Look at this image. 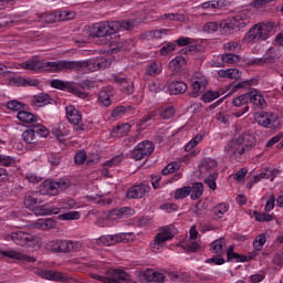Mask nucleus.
<instances>
[{
    "mask_svg": "<svg viewBox=\"0 0 283 283\" xmlns=\"http://www.w3.org/2000/svg\"><path fill=\"white\" fill-rule=\"evenodd\" d=\"M107 70L112 65V60L99 56L95 60L67 61L59 60L49 62L39 57H32L21 64L23 70H32L33 72H83V70Z\"/></svg>",
    "mask_w": 283,
    "mask_h": 283,
    "instance_id": "obj_1",
    "label": "nucleus"
},
{
    "mask_svg": "<svg viewBox=\"0 0 283 283\" xmlns=\"http://www.w3.org/2000/svg\"><path fill=\"white\" fill-rule=\"evenodd\" d=\"M249 103H252V105L259 109H264V107H266V99H264V96L260 94L258 90H253L233 98L232 104L234 108H232L231 115L234 116V118H242V116L248 114L250 109Z\"/></svg>",
    "mask_w": 283,
    "mask_h": 283,
    "instance_id": "obj_2",
    "label": "nucleus"
},
{
    "mask_svg": "<svg viewBox=\"0 0 283 283\" xmlns=\"http://www.w3.org/2000/svg\"><path fill=\"white\" fill-rule=\"evenodd\" d=\"M134 28V21H105L96 22L88 27V35L97 39H107L120 30H132Z\"/></svg>",
    "mask_w": 283,
    "mask_h": 283,
    "instance_id": "obj_3",
    "label": "nucleus"
},
{
    "mask_svg": "<svg viewBox=\"0 0 283 283\" xmlns=\"http://www.w3.org/2000/svg\"><path fill=\"white\" fill-rule=\"evenodd\" d=\"M273 32L272 23L255 24L244 36L245 43H260L266 41Z\"/></svg>",
    "mask_w": 283,
    "mask_h": 283,
    "instance_id": "obj_4",
    "label": "nucleus"
},
{
    "mask_svg": "<svg viewBox=\"0 0 283 283\" xmlns=\"http://www.w3.org/2000/svg\"><path fill=\"white\" fill-rule=\"evenodd\" d=\"M250 23L251 11L242 10L234 17L230 18L227 22H224L222 28L226 34H231L233 30H242V28H247Z\"/></svg>",
    "mask_w": 283,
    "mask_h": 283,
    "instance_id": "obj_5",
    "label": "nucleus"
},
{
    "mask_svg": "<svg viewBox=\"0 0 283 283\" xmlns=\"http://www.w3.org/2000/svg\"><path fill=\"white\" fill-rule=\"evenodd\" d=\"M254 143H248L244 136H239L228 143L226 147V154L231 158H240L244 151L253 148Z\"/></svg>",
    "mask_w": 283,
    "mask_h": 283,
    "instance_id": "obj_6",
    "label": "nucleus"
},
{
    "mask_svg": "<svg viewBox=\"0 0 283 283\" xmlns=\"http://www.w3.org/2000/svg\"><path fill=\"white\" fill-rule=\"evenodd\" d=\"M82 244L78 241L57 239L48 243V249L52 253H72L81 251Z\"/></svg>",
    "mask_w": 283,
    "mask_h": 283,
    "instance_id": "obj_7",
    "label": "nucleus"
},
{
    "mask_svg": "<svg viewBox=\"0 0 283 283\" xmlns=\"http://www.w3.org/2000/svg\"><path fill=\"white\" fill-rule=\"evenodd\" d=\"M76 17L75 12L55 10L38 14L39 23H56V21H70Z\"/></svg>",
    "mask_w": 283,
    "mask_h": 283,
    "instance_id": "obj_8",
    "label": "nucleus"
},
{
    "mask_svg": "<svg viewBox=\"0 0 283 283\" xmlns=\"http://www.w3.org/2000/svg\"><path fill=\"white\" fill-rule=\"evenodd\" d=\"M255 120L258 125H261V127H264L265 129H280V126L282 125L280 116L271 112L259 113Z\"/></svg>",
    "mask_w": 283,
    "mask_h": 283,
    "instance_id": "obj_9",
    "label": "nucleus"
},
{
    "mask_svg": "<svg viewBox=\"0 0 283 283\" xmlns=\"http://www.w3.org/2000/svg\"><path fill=\"white\" fill-rule=\"evenodd\" d=\"M92 277L103 283H123L129 280V275L123 270H108L106 276L93 274Z\"/></svg>",
    "mask_w": 283,
    "mask_h": 283,
    "instance_id": "obj_10",
    "label": "nucleus"
},
{
    "mask_svg": "<svg viewBox=\"0 0 283 283\" xmlns=\"http://www.w3.org/2000/svg\"><path fill=\"white\" fill-rule=\"evenodd\" d=\"M174 240V233L170 228H163L155 237L154 241L150 243V249L154 253H158L165 247V242Z\"/></svg>",
    "mask_w": 283,
    "mask_h": 283,
    "instance_id": "obj_11",
    "label": "nucleus"
},
{
    "mask_svg": "<svg viewBox=\"0 0 283 283\" xmlns=\"http://www.w3.org/2000/svg\"><path fill=\"white\" fill-rule=\"evenodd\" d=\"M196 50L195 45H189L180 50L181 55H177L169 62V70L172 72H180L184 65H187V55L191 54ZM185 54V55H182Z\"/></svg>",
    "mask_w": 283,
    "mask_h": 283,
    "instance_id": "obj_12",
    "label": "nucleus"
},
{
    "mask_svg": "<svg viewBox=\"0 0 283 283\" xmlns=\"http://www.w3.org/2000/svg\"><path fill=\"white\" fill-rule=\"evenodd\" d=\"M207 85H209L207 76L202 73H195L191 81L192 92L190 93V96H192V98H198V96L207 90Z\"/></svg>",
    "mask_w": 283,
    "mask_h": 283,
    "instance_id": "obj_13",
    "label": "nucleus"
},
{
    "mask_svg": "<svg viewBox=\"0 0 283 283\" xmlns=\"http://www.w3.org/2000/svg\"><path fill=\"white\" fill-rule=\"evenodd\" d=\"M74 207H76V201H74V199L67 200L66 202L62 203L61 207H56V206L48 207L43 205V206H40L39 208V216H56L57 213H61L62 209L65 211L69 209H74Z\"/></svg>",
    "mask_w": 283,
    "mask_h": 283,
    "instance_id": "obj_14",
    "label": "nucleus"
},
{
    "mask_svg": "<svg viewBox=\"0 0 283 283\" xmlns=\"http://www.w3.org/2000/svg\"><path fill=\"white\" fill-rule=\"evenodd\" d=\"M113 81L116 83V85H118L123 94H127L129 96L136 92V86L134 85V81L130 77H127L123 74H113Z\"/></svg>",
    "mask_w": 283,
    "mask_h": 283,
    "instance_id": "obj_15",
    "label": "nucleus"
},
{
    "mask_svg": "<svg viewBox=\"0 0 283 283\" xmlns=\"http://www.w3.org/2000/svg\"><path fill=\"white\" fill-rule=\"evenodd\" d=\"M150 190L151 188L149 186L145 184H139L133 186L127 190L126 198H128V200H138L143 198L146 193H149Z\"/></svg>",
    "mask_w": 283,
    "mask_h": 283,
    "instance_id": "obj_16",
    "label": "nucleus"
},
{
    "mask_svg": "<svg viewBox=\"0 0 283 283\" xmlns=\"http://www.w3.org/2000/svg\"><path fill=\"white\" fill-rule=\"evenodd\" d=\"M199 171L202 176L207 174H218V161L213 158H203L199 164Z\"/></svg>",
    "mask_w": 283,
    "mask_h": 283,
    "instance_id": "obj_17",
    "label": "nucleus"
},
{
    "mask_svg": "<svg viewBox=\"0 0 283 283\" xmlns=\"http://www.w3.org/2000/svg\"><path fill=\"white\" fill-rule=\"evenodd\" d=\"M33 235L28 232H23L21 230L14 231L9 235V239L12 240L18 247H27L33 240Z\"/></svg>",
    "mask_w": 283,
    "mask_h": 283,
    "instance_id": "obj_18",
    "label": "nucleus"
},
{
    "mask_svg": "<svg viewBox=\"0 0 283 283\" xmlns=\"http://www.w3.org/2000/svg\"><path fill=\"white\" fill-rule=\"evenodd\" d=\"M126 235L125 233L105 234L97 239V244H102V247H113V244L123 242Z\"/></svg>",
    "mask_w": 283,
    "mask_h": 283,
    "instance_id": "obj_19",
    "label": "nucleus"
},
{
    "mask_svg": "<svg viewBox=\"0 0 283 283\" xmlns=\"http://www.w3.org/2000/svg\"><path fill=\"white\" fill-rule=\"evenodd\" d=\"M2 258H9L10 260H18V262H36L34 256L17 252L14 250H2L0 251Z\"/></svg>",
    "mask_w": 283,
    "mask_h": 283,
    "instance_id": "obj_20",
    "label": "nucleus"
},
{
    "mask_svg": "<svg viewBox=\"0 0 283 283\" xmlns=\"http://www.w3.org/2000/svg\"><path fill=\"white\" fill-rule=\"evenodd\" d=\"M134 114H136V108H134V106L127 105V106L115 107L112 111L111 116L112 118H115V120H118V118L134 116Z\"/></svg>",
    "mask_w": 283,
    "mask_h": 283,
    "instance_id": "obj_21",
    "label": "nucleus"
},
{
    "mask_svg": "<svg viewBox=\"0 0 283 283\" xmlns=\"http://www.w3.org/2000/svg\"><path fill=\"white\" fill-rule=\"evenodd\" d=\"M280 56H282V52L280 51L279 48H270L265 52L263 56V61L265 65H273L280 61Z\"/></svg>",
    "mask_w": 283,
    "mask_h": 283,
    "instance_id": "obj_22",
    "label": "nucleus"
},
{
    "mask_svg": "<svg viewBox=\"0 0 283 283\" xmlns=\"http://www.w3.org/2000/svg\"><path fill=\"white\" fill-rule=\"evenodd\" d=\"M167 92L170 96H177V94H185L187 92V83L182 81H172L168 83Z\"/></svg>",
    "mask_w": 283,
    "mask_h": 283,
    "instance_id": "obj_23",
    "label": "nucleus"
},
{
    "mask_svg": "<svg viewBox=\"0 0 283 283\" xmlns=\"http://www.w3.org/2000/svg\"><path fill=\"white\" fill-rule=\"evenodd\" d=\"M41 191L46 196H59V182L52 179H46L42 184Z\"/></svg>",
    "mask_w": 283,
    "mask_h": 283,
    "instance_id": "obj_24",
    "label": "nucleus"
},
{
    "mask_svg": "<svg viewBox=\"0 0 283 283\" xmlns=\"http://www.w3.org/2000/svg\"><path fill=\"white\" fill-rule=\"evenodd\" d=\"M65 112H66V118L69 123H72V125H78L81 120H83V115L73 105L66 106Z\"/></svg>",
    "mask_w": 283,
    "mask_h": 283,
    "instance_id": "obj_25",
    "label": "nucleus"
},
{
    "mask_svg": "<svg viewBox=\"0 0 283 283\" xmlns=\"http://www.w3.org/2000/svg\"><path fill=\"white\" fill-rule=\"evenodd\" d=\"M42 275L44 280H51L52 282H67L70 280L67 274L52 270H45Z\"/></svg>",
    "mask_w": 283,
    "mask_h": 283,
    "instance_id": "obj_26",
    "label": "nucleus"
},
{
    "mask_svg": "<svg viewBox=\"0 0 283 283\" xmlns=\"http://www.w3.org/2000/svg\"><path fill=\"white\" fill-rule=\"evenodd\" d=\"M108 216L116 220V218H129V216H134V209L132 207H122L113 209L108 212Z\"/></svg>",
    "mask_w": 283,
    "mask_h": 283,
    "instance_id": "obj_27",
    "label": "nucleus"
},
{
    "mask_svg": "<svg viewBox=\"0 0 283 283\" xmlns=\"http://www.w3.org/2000/svg\"><path fill=\"white\" fill-rule=\"evenodd\" d=\"M229 209H230V206L227 202H221V203H218L217 206H214L211 209L213 220H220V219L224 218V213H227L229 211Z\"/></svg>",
    "mask_w": 283,
    "mask_h": 283,
    "instance_id": "obj_28",
    "label": "nucleus"
},
{
    "mask_svg": "<svg viewBox=\"0 0 283 283\" xmlns=\"http://www.w3.org/2000/svg\"><path fill=\"white\" fill-rule=\"evenodd\" d=\"M112 96H114L112 88L102 90L98 93V103L104 107H109L112 105Z\"/></svg>",
    "mask_w": 283,
    "mask_h": 283,
    "instance_id": "obj_29",
    "label": "nucleus"
},
{
    "mask_svg": "<svg viewBox=\"0 0 283 283\" xmlns=\"http://www.w3.org/2000/svg\"><path fill=\"white\" fill-rule=\"evenodd\" d=\"M133 125H134L133 122H130V123H123L122 125H117L113 129V135L116 138H123V136H127V134H129V132H132V126Z\"/></svg>",
    "mask_w": 283,
    "mask_h": 283,
    "instance_id": "obj_30",
    "label": "nucleus"
},
{
    "mask_svg": "<svg viewBox=\"0 0 283 283\" xmlns=\"http://www.w3.org/2000/svg\"><path fill=\"white\" fill-rule=\"evenodd\" d=\"M163 73V63L158 61L149 62L146 66L147 76H158Z\"/></svg>",
    "mask_w": 283,
    "mask_h": 283,
    "instance_id": "obj_31",
    "label": "nucleus"
},
{
    "mask_svg": "<svg viewBox=\"0 0 283 283\" xmlns=\"http://www.w3.org/2000/svg\"><path fill=\"white\" fill-rule=\"evenodd\" d=\"M137 147L139 148L140 154H143L144 158H149L151 154H154V143L150 140L140 142Z\"/></svg>",
    "mask_w": 283,
    "mask_h": 283,
    "instance_id": "obj_32",
    "label": "nucleus"
},
{
    "mask_svg": "<svg viewBox=\"0 0 283 283\" xmlns=\"http://www.w3.org/2000/svg\"><path fill=\"white\" fill-rule=\"evenodd\" d=\"M137 147L139 148L140 154H143L144 158H149L151 154H154V143L150 140L140 142Z\"/></svg>",
    "mask_w": 283,
    "mask_h": 283,
    "instance_id": "obj_33",
    "label": "nucleus"
},
{
    "mask_svg": "<svg viewBox=\"0 0 283 283\" xmlns=\"http://www.w3.org/2000/svg\"><path fill=\"white\" fill-rule=\"evenodd\" d=\"M144 275L147 282L165 283V274L160 272H156L154 270H147Z\"/></svg>",
    "mask_w": 283,
    "mask_h": 283,
    "instance_id": "obj_34",
    "label": "nucleus"
},
{
    "mask_svg": "<svg viewBox=\"0 0 283 283\" xmlns=\"http://www.w3.org/2000/svg\"><path fill=\"white\" fill-rule=\"evenodd\" d=\"M240 61V56L233 53H224L221 55V62L216 64V67H224V63L232 65L233 63H238Z\"/></svg>",
    "mask_w": 283,
    "mask_h": 283,
    "instance_id": "obj_35",
    "label": "nucleus"
},
{
    "mask_svg": "<svg viewBox=\"0 0 283 283\" xmlns=\"http://www.w3.org/2000/svg\"><path fill=\"white\" fill-rule=\"evenodd\" d=\"M277 174H280V170L275 169V168H264L259 175H255L256 178H259V182L262 179L265 180H271L273 182V180H275V176H277Z\"/></svg>",
    "mask_w": 283,
    "mask_h": 283,
    "instance_id": "obj_36",
    "label": "nucleus"
},
{
    "mask_svg": "<svg viewBox=\"0 0 283 283\" xmlns=\"http://www.w3.org/2000/svg\"><path fill=\"white\" fill-rule=\"evenodd\" d=\"M22 139L28 144V145H34V143H39V138L36 137V133L34 130V127L31 125L30 128L24 130L22 133Z\"/></svg>",
    "mask_w": 283,
    "mask_h": 283,
    "instance_id": "obj_37",
    "label": "nucleus"
},
{
    "mask_svg": "<svg viewBox=\"0 0 283 283\" xmlns=\"http://www.w3.org/2000/svg\"><path fill=\"white\" fill-rule=\"evenodd\" d=\"M15 87H36L39 82L36 80H29L23 77H14L11 82Z\"/></svg>",
    "mask_w": 283,
    "mask_h": 283,
    "instance_id": "obj_38",
    "label": "nucleus"
},
{
    "mask_svg": "<svg viewBox=\"0 0 283 283\" xmlns=\"http://www.w3.org/2000/svg\"><path fill=\"white\" fill-rule=\"evenodd\" d=\"M218 74L221 78H234L235 81L242 76V73L238 69L220 70Z\"/></svg>",
    "mask_w": 283,
    "mask_h": 283,
    "instance_id": "obj_39",
    "label": "nucleus"
},
{
    "mask_svg": "<svg viewBox=\"0 0 283 283\" xmlns=\"http://www.w3.org/2000/svg\"><path fill=\"white\" fill-rule=\"evenodd\" d=\"M42 202H43V195L41 193L28 195L24 198L25 207H36Z\"/></svg>",
    "mask_w": 283,
    "mask_h": 283,
    "instance_id": "obj_40",
    "label": "nucleus"
},
{
    "mask_svg": "<svg viewBox=\"0 0 283 283\" xmlns=\"http://www.w3.org/2000/svg\"><path fill=\"white\" fill-rule=\"evenodd\" d=\"M53 136L60 142L65 143L67 138H70V130H67L65 127L60 126L57 128H53L52 130Z\"/></svg>",
    "mask_w": 283,
    "mask_h": 283,
    "instance_id": "obj_41",
    "label": "nucleus"
},
{
    "mask_svg": "<svg viewBox=\"0 0 283 283\" xmlns=\"http://www.w3.org/2000/svg\"><path fill=\"white\" fill-rule=\"evenodd\" d=\"M17 117L21 120V123H36L39 120V117L30 112L27 111H20L18 112Z\"/></svg>",
    "mask_w": 283,
    "mask_h": 283,
    "instance_id": "obj_42",
    "label": "nucleus"
},
{
    "mask_svg": "<svg viewBox=\"0 0 283 283\" xmlns=\"http://www.w3.org/2000/svg\"><path fill=\"white\" fill-rule=\"evenodd\" d=\"M202 193H205V185H202V182H196L192 187H190L191 200L202 198Z\"/></svg>",
    "mask_w": 283,
    "mask_h": 283,
    "instance_id": "obj_43",
    "label": "nucleus"
},
{
    "mask_svg": "<svg viewBox=\"0 0 283 283\" xmlns=\"http://www.w3.org/2000/svg\"><path fill=\"white\" fill-rule=\"evenodd\" d=\"M36 227L38 229H42V231H50V229L56 227V221L52 218L40 219L36 222Z\"/></svg>",
    "mask_w": 283,
    "mask_h": 283,
    "instance_id": "obj_44",
    "label": "nucleus"
},
{
    "mask_svg": "<svg viewBox=\"0 0 283 283\" xmlns=\"http://www.w3.org/2000/svg\"><path fill=\"white\" fill-rule=\"evenodd\" d=\"M227 262H247V256L238 254L233 251V247H230L227 251Z\"/></svg>",
    "mask_w": 283,
    "mask_h": 283,
    "instance_id": "obj_45",
    "label": "nucleus"
},
{
    "mask_svg": "<svg viewBox=\"0 0 283 283\" xmlns=\"http://www.w3.org/2000/svg\"><path fill=\"white\" fill-rule=\"evenodd\" d=\"M172 282H191V275L188 272H170Z\"/></svg>",
    "mask_w": 283,
    "mask_h": 283,
    "instance_id": "obj_46",
    "label": "nucleus"
},
{
    "mask_svg": "<svg viewBox=\"0 0 283 283\" xmlns=\"http://www.w3.org/2000/svg\"><path fill=\"white\" fill-rule=\"evenodd\" d=\"M159 116L164 120H170V118H174V116H176V108H174V106L171 105L164 106L159 109Z\"/></svg>",
    "mask_w": 283,
    "mask_h": 283,
    "instance_id": "obj_47",
    "label": "nucleus"
},
{
    "mask_svg": "<svg viewBox=\"0 0 283 283\" xmlns=\"http://www.w3.org/2000/svg\"><path fill=\"white\" fill-rule=\"evenodd\" d=\"M274 145H276L277 149H283V133H279L274 137L270 138L265 147H268V149H271V147H273Z\"/></svg>",
    "mask_w": 283,
    "mask_h": 283,
    "instance_id": "obj_48",
    "label": "nucleus"
},
{
    "mask_svg": "<svg viewBox=\"0 0 283 283\" xmlns=\"http://www.w3.org/2000/svg\"><path fill=\"white\" fill-rule=\"evenodd\" d=\"M188 196H191V186H185L176 189L174 198L175 200H185Z\"/></svg>",
    "mask_w": 283,
    "mask_h": 283,
    "instance_id": "obj_49",
    "label": "nucleus"
},
{
    "mask_svg": "<svg viewBox=\"0 0 283 283\" xmlns=\"http://www.w3.org/2000/svg\"><path fill=\"white\" fill-rule=\"evenodd\" d=\"M51 87L54 90H74V86L70 82H64L62 80H52L50 83Z\"/></svg>",
    "mask_w": 283,
    "mask_h": 283,
    "instance_id": "obj_50",
    "label": "nucleus"
},
{
    "mask_svg": "<svg viewBox=\"0 0 283 283\" xmlns=\"http://www.w3.org/2000/svg\"><path fill=\"white\" fill-rule=\"evenodd\" d=\"M32 127L36 138H48L50 136V130L42 124H33Z\"/></svg>",
    "mask_w": 283,
    "mask_h": 283,
    "instance_id": "obj_51",
    "label": "nucleus"
},
{
    "mask_svg": "<svg viewBox=\"0 0 283 283\" xmlns=\"http://www.w3.org/2000/svg\"><path fill=\"white\" fill-rule=\"evenodd\" d=\"M224 247H227V242L223 238L217 239L210 244L212 253H222V251H224Z\"/></svg>",
    "mask_w": 283,
    "mask_h": 283,
    "instance_id": "obj_52",
    "label": "nucleus"
},
{
    "mask_svg": "<svg viewBox=\"0 0 283 283\" xmlns=\"http://www.w3.org/2000/svg\"><path fill=\"white\" fill-rule=\"evenodd\" d=\"M205 138L203 135L197 134L192 139H190L186 146L185 151H191L195 147H198L200 143H202V139Z\"/></svg>",
    "mask_w": 283,
    "mask_h": 283,
    "instance_id": "obj_53",
    "label": "nucleus"
},
{
    "mask_svg": "<svg viewBox=\"0 0 283 283\" xmlns=\"http://www.w3.org/2000/svg\"><path fill=\"white\" fill-rule=\"evenodd\" d=\"M264 244H266V234L261 233L256 235L253 241L254 251H262V249H264Z\"/></svg>",
    "mask_w": 283,
    "mask_h": 283,
    "instance_id": "obj_54",
    "label": "nucleus"
},
{
    "mask_svg": "<svg viewBox=\"0 0 283 283\" xmlns=\"http://www.w3.org/2000/svg\"><path fill=\"white\" fill-rule=\"evenodd\" d=\"M217 180L218 172H212L205 179V184L207 185V187H209V189L216 191V189H218V184L216 182Z\"/></svg>",
    "mask_w": 283,
    "mask_h": 283,
    "instance_id": "obj_55",
    "label": "nucleus"
},
{
    "mask_svg": "<svg viewBox=\"0 0 283 283\" xmlns=\"http://www.w3.org/2000/svg\"><path fill=\"white\" fill-rule=\"evenodd\" d=\"M216 98H220V92L218 91H207L202 96L201 101L203 103H212Z\"/></svg>",
    "mask_w": 283,
    "mask_h": 283,
    "instance_id": "obj_56",
    "label": "nucleus"
},
{
    "mask_svg": "<svg viewBox=\"0 0 283 283\" xmlns=\"http://www.w3.org/2000/svg\"><path fill=\"white\" fill-rule=\"evenodd\" d=\"M253 216L256 222H271L273 220V214H269L266 212L254 211Z\"/></svg>",
    "mask_w": 283,
    "mask_h": 283,
    "instance_id": "obj_57",
    "label": "nucleus"
},
{
    "mask_svg": "<svg viewBox=\"0 0 283 283\" xmlns=\"http://www.w3.org/2000/svg\"><path fill=\"white\" fill-rule=\"evenodd\" d=\"M50 94L41 93L40 95L35 96V103H38L39 107H43L45 105H50Z\"/></svg>",
    "mask_w": 283,
    "mask_h": 283,
    "instance_id": "obj_58",
    "label": "nucleus"
},
{
    "mask_svg": "<svg viewBox=\"0 0 283 283\" xmlns=\"http://www.w3.org/2000/svg\"><path fill=\"white\" fill-rule=\"evenodd\" d=\"M178 169H180V165L176 161H172L161 170V175L169 176V174H174V171H178Z\"/></svg>",
    "mask_w": 283,
    "mask_h": 283,
    "instance_id": "obj_59",
    "label": "nucleus"
},
{
    "mask_svg": "<svg viewBox=\"0 0 283 283\" xmlns=\"http://www.w3.org/2000/svg\"><path fill=\"white\" fill-rule=\"evenodd\" d=\"M216 120L222 125H227L231 120V115L228 112L221 111L216 114Z\"/></svg>",
    "mask_w": 283,
    "mask_h": 283,
    "instance_id": "obj_60",
    "label": "nucleus"
},
{
    "mask_svg": "<svg viewBox=\"0 0 283 283\" xmlns=\"http://www.w3.org/2000/svg\"><path fill=\"white\" fill-rule=\"evenodd\" d=\"M0 165H2V167H14L17 159L8 155H2Z\"/></svg>",
    "mask_w": 283,
    "mask_h": 283,
    "instance_id": "obj_61",
    "label": "nucleus"
},
{
    "mask_svg": "<svg viewBox=\"0 0 283 283\" xmlns=\"http://www.w3.org/2000/svg\"><path fill=\"white\" fill-rule=\"evenodd\" d=\"M220 30V24L218 22H207L203 25V32H207L208 34H213V32H218Z\"/></svg>",
    "mask_w": 283,
    "mask_h": 283,
    "instance_id": "obj_62",
    "label": "nucleus"
},
{
    "mask_svg": "<svg viewBox=\"0 0 283 283\" xmlns=\"http://www.w3.org/2000/svg\"><path fill=\"white\" fill-rule=\"evenodd\" d=\"M87 160V153L85 150H80L74 156L75 165H83Z\"/></svg>",
    "mask_w": 283,
    "mask_h": 283,
    "instance_id": "obj_63",
    "label": "nucleus"
},
{
    "mask_svg": "<svg viewBox=\"0 0 283 283\" xmlns=\"http://www.w3.org/2000/svg\"><path fill=\"white\" fill-rule=\"evenodd\" d=\"M62 220H78L81 213L78 211H70L60 216Z\"/></svg>",
    "mask_w": 283,
    "mask_h": 283,
    "instance_id": "obj_64",
    "label": "nucleus"
}]
</instances>
